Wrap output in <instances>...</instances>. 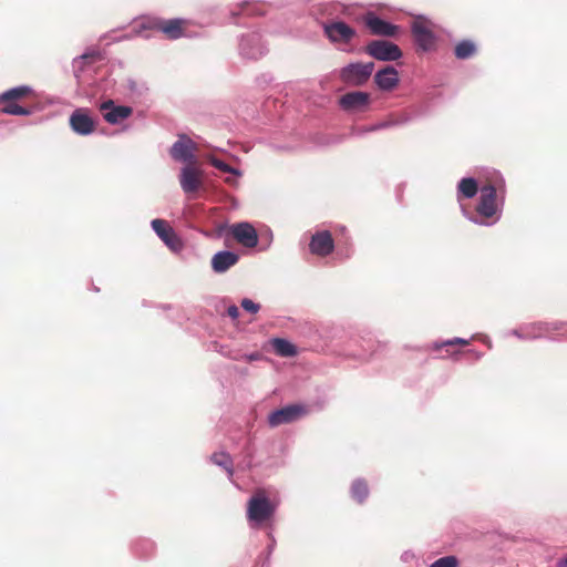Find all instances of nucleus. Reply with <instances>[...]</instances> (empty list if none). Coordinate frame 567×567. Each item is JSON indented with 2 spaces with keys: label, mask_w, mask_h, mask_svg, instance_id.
<instances>
[{
  "label": "nucleus",
  "mask_w": 567,
  "mask_h": 567,
  "mask_svg": "<svg viewBox=\"0 0 567 567\" xmlns=\"http://www.w3.org/2000/svg\"><path fill=\"white\" fill-rule=\"evenodd\" d=\"M412 120L411 115L408 113H401L396 115H390L385 122L388 124V128L395 127V126H403L410 123Z\"/></svg>",
  "instance_id": "28"
},
{
  "label": "nucleus",
  "mask_w": 567,
  "mask_h": 567,
  "mask_svg": "<svg viewBox=\"0 0 567 567\" xmlns=\"http://www.w3.org/2000/svg\"><path fill=\"white\" fill-rule=\"evenodd\" d=\"M364 23L374 35L393 38L400 30L399 25L381 19L374 12H368L364 16Z\"/></svg>",
  "instance_id": "16"
},
{
  "label": "nucleus",
  "mask_w": 567,
  "mask_h": 567,
  "mask_svg": "<svg viewBox=\"0 0 567 567\" xmlns=\"http://www.w3.org/2000/svg\"><path fill=\"white\" fill-rule=\"evenodd\" d=\"M403 557H404L405 559H409L408 553H404Z\"/></svg>",
  "instance_id": "42"
},
{
  "label": "nucleus",
  "mask_w": 567,
  "mask_h": 567,
  "mask_svg": "<svg viewBox=\"0 0 567 567\" xmlns=\"http://www.w3.org/2000/svg\"><path fill=\"white\" fill-rule=\"evenodd\" d=\"M32 89L29 85H20L7 90L0 94V103H6L2 107V112L9 115H30L32 114L31 109L23 107L16 103V100L22 99L30 94Z\"/></svg>",
  "instance_id": "7"
},
{
  "label": "nucleus",
  "mask_w": 567,
  "mask_h": 567,
  "mask_svg": "<svg viewBox=\"0 0 567 567\" xmlns=\"http://www.w3.org/2000/svg\"><path fill=\"white\" fill-rule=\"evenodd\" d=\"M240 306L245 311L250 312V313H257L260 309L259 303H257L248 298H244L240 302Z\"/></svg>",
  "instance_id": "34"
},
{
  "label": "nucleus",
  "mask_w": 567,
  "mask_h": 567,
  "mask_svg": "<svg viewBox=\"0 0 567 567\" xmlns=\"http://www.w3.org/2000/svg\"><path fill=\"white\" fill-rule=\"evenodd\" d=\"M403 557H404L405 559H409L408 553H404Z\"/></svg>",
  "instance_id": "41"
},
{
  "label": "nucleus",
  "mask_w": 567,
  "mask_h": 567,
  "mask_svg": "<svg viewBox=\"0 0 567 567\" xmlns=\"http://www.w3.org/2000/svg\"><path fill=\"white\" fill-rule=\"evenodd\" d=\"M311 254L317 256H328L334 249V243L329 230L317 231L311 236L309 243Z\"/></svg>",
  "instance_id": "19"
},
{
  "label": "nucleus",
  "mask_w": 567,
  "mask_h": 567,
  "mask_svg": "<svg viewBox=\"0 0 567 567\" xmlns=\"http://www.w3.org/2000/svg\"><path fill=\"white\" fill-rule=\"evenodd\" d=\"M388 128V124L384 121H381L377 124H373V125H368V126H363V127H360V128H354L352 131V134L355 135V136H361L363 134H367V133H371V132H375V131H380V130H385Z\"/></svg>",
  "instance_id": "31"
},
{
  "label": "nucleus",
  "mask_w": 567,
  "mask_h": 567,
  "mask_svg": "<svg viewBox=\"0 0 567 567\" xmlns=\"http://www.w3.org/2000/svg\"><path fill=\"white\" fill-rule=\"evenodd\" d=\"M306 408L300 404H290L281 409L272 411L268 415V424L271 427H277L281 424H287L299 420L306 414Z\"/></svg>",
  "instance_id": "12"
},
{
  "label": "nucleus",
  "mask_w": 567,
  "mask_h": 567,
  "mask_svg": "<svg viewBox=\"0 0 567 567\" xmlns=\"http://www.w3.org/2000/svg\"><path fill=\"white\" fill-rule=\"evenodd\" d=\"M152 229L162 239V241L174 252H178L183 249L184 244L177 236L176 231L164 219H153Z\"/></svg>",
  "instance_id": "13"
},
{
  "label": "nucleus",
  "mask_w": 567,
  "mask_h": 567,
  "mask_svg": "<svg viewBox=\"0 0 567 567\" xmlns=\"http://www.w3.org/2000/svg\"><path fill=\"white\" fill-rule=\"evenodd\" d=\"M278 504L269 499L265 491L258 489L247 502V520L251 528H257L272 518Z\"/></svg>",
  "instance_id": "1"
},
{
  "label": "nucleus",
  "mask_w": 567,
  "mask_h": 567,
  "mask_svg": "<svg viewBox=\"0 0 567 567\" xmlns=\"http://www.w3.org/2000/svg\"><path fill=\"white\" fill-rule=\"evenodd\" d=\"M179 185L185 194H193L202 186V172L196 164L184 165L179 173Z\"/></svg>",
  "instance_id": "17"
},
{
  "label": "nucleus",
  "mask_w": 567,
  "mask_h": 567,
  "mask_svg": "<svg viewBox=\"0 0 567 567\" xmlns=\"http://www.w3.org/2000/svg\"><path fill=\"white\" fill-rule=\"evenodd\" d=\"M480 216H473L463 210L464 216L472 223L481 226H491L493 223H487L483 218H491L497 213L496 204V187L487 184L480 189V202L476 208Z\"/></svg>",
  "instance_id": "3"
},
{
  "label": "nucleus",
  "mask_w": 567,
  "mask_h": 567,
  "mask_svg": "<svg viewBox=\"0 0 567 567\" xmlns=\"http://www.w3.org/2000/svg\"><path fill=\"white\" fill-rule=\"evenodd\" d=\"M89 56L87 53H83L82 55L78 56L76 59H86Z\"/></svg>",
  "instance_id": "39"
},
{
  "label": "nucleus",
  "mask_w": 567,
  "mask_h": 567,
  "mask_svg": "<svg viewBox=\"0 0 567 567\" xmlns=\"http://www.w3.org/2000/svg\"><path fill=\"white\" fill-rule=\"evenodd\" d=\"M272 347L275 352L280 357L289 358L297 354L296 346L286 339L275 338L272 340Z\"/></svg>",
  "instance_id": "25"
},
{
  "label": "nucleus",
  "mask_w": 567,
  "mask_h": 567,
  "mask_svg": "<svg viewBox=\"0 0 567 567\" xmlns=\"http://www.w3.org/2000/svg\"><path fill=\"white\" fill-rule=\"evenodd\" d=\"M196 145L187 135H181L172 145L169 154L173 159L185 165L196 164Z\"/></svg>",
  "instance_id": "11"
},
{
  "label": "nucleus",
  "mask_w": 567,
  "mask_h": 567,
  "mask_svg": "<svg viewBox=\"0 0 567 567\" xmlns=\"http://www.w3.org/2000/svg\"><path fill=\"white\" fill-rule=\"evenodd\" d=\"M374 81L380 90L391 91L399 83V73L394 66L386 65L375 73Z\"/></svg>",
  "instance_id": "22"
},
{
  "label": "nucleus",
  "mask_w": 567,
  "mask_h": 567,
  "mask_svg": "<svg viewBox=\"0 0 567 567\" xmlns=\"http://www.w3.org/2000/svg\"><path fill=\"white\" fill-rule=\"evenodd\" d=\"M267 52L261 37L257 32H249L243 34L239 40V54L244 59L257 60L264 56Z\"/></svg>",
  "instance_id": "10"
},
{
  "label": "nucleus",
  "mask_w": 567,
  "mask_h": 567,
  "mask_svg": "<svg viewBox=\"0 0 567 567\" xmlns=\"http://www.w3.org/2000/svg\"><path fill=\"white\" fill-rule=\"evenodd\" d=\"M231 234L239 244L247 248H254L258 244L257 230L248 221H241L233 225Z\"/></svg>",
  "instance_id": "18"
},
{
  "label": "nucleus",
  "mask_w": 567,
  "mask_h": 567,
  "mask_svg": "<svg viewBox=\"0 0 567 567\" xmlns=\"http://www.w3.org/2000/svg\"><path fill=\"white\" fill-rule=\"evenodd\" d=\"M557 566L558 567H567V554L565 556H563L558 563H557Z\"/></svg>",
  "instance_id": "38"
},
{
  "label": "nucleus",
  "mask_w": 567,
  "mask_h": 567,
  "mask_svg": "<svg viewBox=\"0 0 567 567\" xmlns=\"http://www.w3.org/2000/svg\"><path fill=\"white\" fill-rule=\"evenodd\" d=\"M525 336L528 340L549 338L555 339L554 332L567 340V322H534L524 324Z\"/></svg>",
  "instance_id": "9"
},
{
  "label": "nucleus",
  "mask_w": 567,
  "mask_h": 567,
  "mask_svg": "<svg viewBox=\"0 0 567 567\" xmlns=\"http://www.w3.org/2000/svg\"><path fill=\"white\" fill-rule=\"evenodd\" d=\"M226 182H227L228 184H234V183H235V181H233V179H230V178H227V179H226Z\"/></svg>",
  "instance_id": "40"
},
{
  "label": "nucleus",
  "mask_w": 567,
  "mask_h": 567,
  "mask_svg": "<svg viewBox=\"0 0 567 567\" xmlns=\"http://www.w3.org/2000/svg\"><path fill=\"white\" fill-rule=\"evenodd\" d=\"M185 19H161L156 17H145L140 22L141 30H155L165 34L169 40H177L185 35Z\"/></svg>",
  "instance_id": "4"
},
{
  "label": "nucleus",
  "mask_w": 567,
  "mask_h": 567,
  "mask_svg": "<svg viewBox=\"0 0 567 567\" xmlns=\"http://www.w3.org/2000/svg\"><path fill=\"white\" fill-rule=\"evenodd\" d=\"M239 260V255L230 250L217 251L212 258V269L216 274H224Z\"/></svg>",
  "instance_id": "21"
},
{
  "label": "nucleus",
  "mask_w": 567,
  "mask_h": 567,
  "mask_svg": "<svg viewBox=\"0 0 567 567\" xmlns=\"http://www.w3.org/2000/svg\"><path fill=\"white\" fill-rule=\"evenodd\" d=\"M435 24L425 16H416L411 23V33L417 51L432 52L437 47Z\"/></svg>",
  "instance_id": "2"
},
{
  "label": "nucleus",
  "mask_w": 567,
  "mask_h": 567,
  "mask_svg": "<svg viewBox=\"0 0 567 567\" xmlns=\"http://www.w3.org/2000/svg\"><path fill=\"white\" fill-rule=\"evenodd\" d=\"M455 344H464L465 346V344H468V340L463 339V338H453V339L443 341L441 343H435L434 349L440 350L441 348H451V347H454Z\"/></svg>",
  "instance_id": "33"
},
{
  "label": "nucleus",
  "mask_w": 567,
  "mask_h": 567,
  "mask_svg": "<svg viewBox=\"0 0 567 567\" xmlns=\"http://www.w3.org/2000/svg\"><path fill=\"white\" fill-rule=\"evenodd\" d=\"M476 52V45L471 40H462L455 47L454 53L455 56L460 60H465L471 58Z\"/></svg>",
  "instance_id": "27"
},
{
  "label": "nucleus",
  "mask_w": 567,
  "mask_h": 567,
  "mask_svg": "<svg viewBox=\"0 0 567 567\" xmlns=\"http://www.w3.org/2000/svg\"><path fill=\"white\" fill-rule=\"evenodd\" d=\"M226 313L235 321L239 317V309L236 305H230L227 307Z\"/></svg>",
  "instance_id": "35"
},
{
  "label": "nucleus",
  "mask_w": 567,
  "mask_h": 567,
  "mask_svg": "<svg viewBox=\"0 0 567 567\" xmlns=\"http://www.w3.org/2000/svg\"><path fill=\"white\" fill-rule=\"evenodd\" d=\"M373 70V62H353L339 70V78L347 85L360 86L370 79Z\"/></svg>",
  "instance_id": "6"
},
{
  "label": "nucleus",
  "mask_w": 567,
  "mask_h": 567,
  "mask_svg": "<svg viewBox=\"0 0 567 567\" xmlns=\"http://www.w3.org/2000/svg\"><path fill=\"white\" fill-rule=\"evenodd\" d=\"M70 126L74 133L81 136H87L95 130V121L90 115V111L84 107L74 110L69 118Z\"/></svg>",
  "instance_id": "14"
},
{
  "label": "nucleus",
  "mask_w": 567,
  "mask_h": 567,
  "mask_svg": "<svg viewBox=\"0 0 567 567\" xmlns=\"http://www.w3.org/2000/svg\"><path fill=\"white\" fill-rule=\"evenodd\" d=\"M210 164L221 171V172H225V173H229V174H233L234 176H241V172L238 169V168H235L230 165H228L227 163H225L224 161L219 159V158H216V157H213L210 159Z\"/></svg>",
  "instance_id": "29"
},
{
  "label": "nucleus",
  "mask_w": 567,
  "mask_h": 567,
  "mask_svg": "<svg viewBox=\"0 0 567 567\" xmlns=\"http://www.w3.org/2000/svg\"><path fill=\"white\" fill-rule=\"evenodd\" d=\"M351 497L358 503H363L369 495V487L364 480L357 478L351 485Z\"/></svg>",
  "instance_id": "26"
},
{
  "label": "nucleus",
  "mask_w": 567,
  "mask_h": 567,
  "mask_svg": "<svg viewBox=\"0 0 567 567\" xmlns=\"http://www.w3.org/2000/svg\"><path fill=\"white\" fill-rule=\"evenodd\" d=\"M323 32L329 41L336 45H340L342 51H353L350 45L352 40L357 37V31L344 21L338 20L323 23Z\"/></svg>",
  "instance_id": "5"
},
{
  "label": "nucleus",
  "mask_w": 567,
  "mask_h": 567,
  "mask_svg": "<svg viewBox=\"0 0 567 567\" xmlns=\"http://www.w3.org/2000/svg\"><path fill=\"white\" fill-rule=\"evenodd\" d=\"M365 52L373 59L383 62L396 61L403 53L400 47L386 40H373L365 47Z\"/></svg>",
  "instance_id": "8"
},
{
  "label": "nucleus",
  "mask_w": 567,
  "mask_h": 567,
  "mask_svg": "<svg viewBox=\"0 0 567 567\" xmlns=\"http://www.w3.org/2000/svg\"><path fill=\"white\" fill-rule=\"evenodd\" d=\"M243 358L246 360V361H258L260 358H261V354L260 352L258 351H255V352H251V353H247V354H244Z\"/></svg>",
  "instance_id": "37"
},
{
  "label": "nucleus",
  "mask_w": 567,
  "mask_h": 567,
  "mask_svg": "<svg viewBox=\"0 0 567 567\" xmlns=\"http://www.w3.org/2000/svg\"><path fill=\"white\" fill-rule=\"evenodd\" d=\"M369 99L365 92H350L340 97L339 104L347 112H360L367 109Z\"/></svg>",
  "instance_id": "20"
},
{
  "label": "nucleus",
  "mask_w": 567,
  "mask_h": 567,
  "mask_svg": "<svg viewBox=\"0 0 567 567\" xmlns=\"http://www.w3.org/2000/svg\"><path fill=\"white\" fill-rule=\"evenodd\" d=\"M458 560L455 556H444L430 565V567H457Z\"/></svg>",
  "instance_id": "32"
},
{
  "label": "nucleus",
  "mask_w": 567,
  "mask_h": 567,
  "mask_svg": "<svg viewBox=\"0 0 567 567\" xmlns=\"http://www.w3.org/2000/svg\"><path fill=\"white\" fill-rule=\"evenodd\" d=\"M210 461L215 465L224 468L227 472L228 478L231 480L234 475V464L229 453L225 451L216 452L210 456Z\"/></svg>",
  "instance_id": "24"
},
{
  "label": "nucleus",
  "mask_w": 567,
  "mask_h": 567,
  "mask_svg": "<svg viewBox=\"0 0 567 567\" xmlns=\"http://www.w3.org/2000/svg\"><path fill=\"white\" fill-rule=\"evenodd\" d=\"M99 109L102 112L104 121L111 125L121 124L133 113V109L131 106L116 105L115 102L111 99L102 102Z\"/></svg>",
  "instance_id": "15"
},
{
  "label": "nucleus",
  "mask_w": 567,
  "mask_h": 567,
  "mask_svg": "<svg viewBox=\"0 0 567 567\" xmlns=\"http://www.w3.org/2000/svg\"><path fill=\"white\" fill-rule=\"evenodd\" d=\"M240 13L247 16H259L264 14L258 2L244 1L240 4Z\"/></svg>",
  "instance_id": "30"
},
{
  "label": "nucleus",
  "mask_w": 567,
  "mask_h": 567,
  "mask_svg": "<svg viewBox=\"0 0 567 567\" xmlns=\"http://www.w3.org/2000/svg\"><path fill=\"white\" fill-rule=\"evenodd\" d=\"M478 192L477 182L473 177H464L458 182L457 185V198L461 196L465 198H473Z\"/></svg>",
  "instance_id": "23"
},
{
  "label": "nucleus",
  "mask_w": 567,
  "mask_h": 567,
  "mask_svg": "<svg viewBox=\"0 0 567 567\" xmlns=\"http://www.w3.org/2000/svg\"><path fill=\"white\" fill-rule=\"evenodd\" d=\"M511 334L517 337L518 339H522V340H528V338H526L525 336V328L524 326L517 328V329H514L511 331Z\"/></svg>",
  "instance_id": "36"
}]
</instances>
